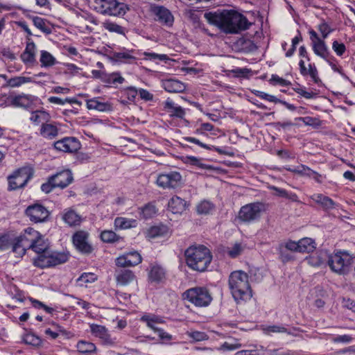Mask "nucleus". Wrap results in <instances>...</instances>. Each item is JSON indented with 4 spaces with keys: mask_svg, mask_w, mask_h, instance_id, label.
<instances>
[{
    "mask_svg": "<svg viewBox=\"0 0 355 355\" xmlns=\"http://www.w3.org/2000/svg\"><path fill=\"white\" fill-rule=\"evenodd\" d=\"M205 18L209 24L218 27L225 34H236L252 25L246 17L234 10H223L206 12Z\"/></svg>",
    "mask_w": 355,
    "mask_h": 355,
    "instance_id": "f257e3e1",
    "label": "nucleus"
},
{
    "mask_svg": "<svg viewBox=\"0 0 355 355\" xmlns=\"http://www.w3.org/2000/svg\"><path fill=\"white\" fill-rule=\"evenodd\" d=\"M228 286L235 301H247L252 297L248 275L243 270H235L230 273Z\"/></svg>",
    "mask_w": 355,
    "mask_h": 355,
    "instance_id": "f03ea898",
    "label": "nucleus"
},
{
    "mask_svg": "<svg viewBox=\"0 0 355 355\" xmlns=\"http://www.w3.org/2000/svg\"><path fill=\"white\" fill-rule=\"evenodd\" d=\"M186 263L193 270L204 272L210 264L212 256L209 250L203 245H191L184 252Z\"/></svg>",
    "mask_w": 355,
    "mask_h": 355,
    "instance_id": "7ed1b4c3",
    "label": "nucleus"
},
{
    "mask_svg": "<svg viewBox=\"0 0 355 355\" xmlns=\"http://www.w3.org/2000/svg\"><path fill=\"white\" fill-rule=\"evenodd\" d=\"M354 259V257L345 251L329 253L328 266L333 272L343 275L349 272Z\"/></svg>",
    "mask_w": 355,
    "mask_h": 355,
    "instance_id": "20e7f679",
    "label": "nucleus"
},
{
    "mask_svg": "<svg viewBox=\"0 0 355 355\" xmlns=\"http://www.w3.org/2000/svg\"><path fill=\"white\" fill-rule=\"evenodd\" d=\"M94 10L102 14L110 16H123L129 10L128 6L117 0H94Z\"/></svg>",
    "mask_w": 355,
    "mask_h": 355,
    "instance_id": "39448f33",
    "label": "nucleus"
},
{
    "mask_svg": "<svg viewBox=\"0 0 355 355\" xmlns=\"http://www.w3.org/2000/svg\"><path fill=\"white\" fill-rule=\"evenodd\" d=\"M69 254L63 252L51 250L44 251L34 259V265L37 267L44 268L54 267L67 262Z\"/></svg>",
    "mask_w": 355,
    "mask_h": 355,
    "instance_id": "423d86ee",
    "label": "nucleus"
},
{
    "mask_svg": "<svg viewBox=\"0 0 355 355\" xmlns=\"http://www.w3.org/2000/svg\"><path fill=\"white\" fill-rule=\"evenodd\" d=\"M182 297L198 307L207 306L212 301L211 293L205 287L191 288L184 292Z\"/></svg>",
    "mask_w": 355,
    "mask_h": 355,
    "instance_id": "0eeeda50",
    "label": "nucleus"
},
{
    "mask_svg": "<svg viewBox=\"0 0 355 355\" xmlns=\"http://www.w3.org/2000/svg\"><path fill=\"white\" fill-rule=\"evenodd\" d=\"M33 175V169L31 166H23L8 176L10 190H16L24 187Z\"/></svg>",
    "mask_w": 355,
    "mask_h": 355,
    "instance_id": "6e6552de",
    "label": "nucleus"
},
{
    "mask_svg": "<svg viewBox=\"0 0 355 355\" xmlns=\"http://www.w3.org/2000/svg\"><path fill=\"white\" fill-rule=\"evenodd\" d=\"M265 211V205L262 202L247 204L240 209L239 218L244 223H252L258 220Z\"/></svg>",
    "mask_w": 355,
    "mask_h": 355,
    "instance_id": "1a4fd4ad",
    "label": "nucleus"
},
{
    "mask_svg": "<svg viewBox=\"0 0 355 355\" xmlns=\"http://www.w3.org/2000/svg\"><path fill=\"white\" fill-rule=\"evenodd\" d=\"M141 321L146 322V325L154 332L157 333L161 340H171L172 336L164 331L162 329L156 327L157 324L164 322L162 318L153 314H146L141 318Z\"/></svg>",
    "mask_w": 355,
    "mask_h": 355,
    "instance_id": "9d476101",
    "label": "nucleus"
},
{
    "mask_svg": "<svg viewBox=\"0 0 355 355\" xmlns=\"http://www.w3.org/2000/svg\"><path fill=\"white\" fill-rule=\"evenodd\" d=\"M182 180V176L177 171L162 173L157 176L156 183L163 189H174L178 187Z\"/></svg>",
    "mask_w": 355,
    "mask_h": 355,
    "instance_id": "9b49d317",
    "label": "nucleus"
},
{
    "mask_svg": "<svg viewBox=\"0 0 355 355\" xmlns=\"http://www.w3.org/2000/svg\"><path fill=\"white\" fill-rule=\"evenodd\" d=\"M25 213L30 220L34 223H43L49 216L48 209L40 204H34L28 206Z\"/></svg>",
    "mask_w": 355,
    "mask_h": 355,
    "instance_id": "f8f14e48",
    "label": "nucleus"
},
{
    "mask_svg": "<svg viewBox=\"0 0 355 355\" xmlns=\"http://www.w3.org/2000/svg\"><path fill=\"white\" fill-rule=\"evenodd\" d=\"M55 149L64 153H76L81 148L80 141L73 137H67L53 144Z\"/></svg>",
    "mask_w": 355,
    "mask_h": 355,
    "instance_id": "ddd939ff",
    "label": "nucleus"
},
{
    "mask_svg": "<svg viewBox=\"0 0 355 355\" xmlns=\"http://www.w3.org/2000/svg\"><path fill=\"white\" fill-rule=\"evenodd\" d=\"M89 233L85 231H78L73 235V243L76 249L84 254H90L93 248L88 242Z\"/></svg>",
    "mask_w": 355,
    "mask_h": 355,
    "instance_id": "4468645a",
    "label": "nucleus"
},
{
    "mask_svg": "<svg viewBox=\"0 0 355 355\" xmlns=\"http://www.w3.org/2000/svg\"><path fill=\"white\" fill-rule=\"evenodd\" d=\"M34 101L35 96L23 93L18 95H10L7 98L8 105L25 109L30 107Z\"/></svg>",
    "mask_w": 355,
    "mask_h": 355,
    "instance_id": "2eb2a0df",
    "label": "nucleus"
},
{
    "mask_svg": "<svg viewBox=\"0 0 355 355\" xmlns=\"http://www.w3.org/2000/svg\"><path fill=\"white\" fill-rule=\"evenodd\" d=\"M142 261L141 254L137 251L127 252L116 259V265L119 267H131L139 264Z\"/></svg>",
    "mask_w": 355,
    "mask_h": 355,
    "instance_id": "dca6fc26",
    "label": "nucleus"
},
{
    "mask_svg": "<svg viewBox=\"0 0 355 355\" xmlns=\"http://www.w3.org/2000/svg\"><path fill=\"white\" fill-rule=\"evenodd\" d=\"M56 187L64 189L70 184L73 178V175L69 170H64L51 176Z\"/></svg>",
    "mask_w": 355,
    "mask_h": 355,
    "instance_id": "f3484780",
    "label": "nucleus"
},
{
    "mask_svg": "<svg viewBox=\"0 0 355 355\" xmlns=\"http://www.w3.org/2000/svg\"><path fill=\"white\" fill-rule=\"evenodd\" d=\"M161 83L162 87L169 93H182L187 87L185 83L175 78L164 79Z\"/></svg>",
    "mask_w": 355,
    "mask_h": 355,
    "instance_id": "a211bd4d",
    "label": "nucleus"
},
{
    "mask_svg": "<svg viewBox=\"0 0 355 355\" xmlns=\"http://www.w3.org/2000/svg\"><path fill=\"white\" fill-rule=\"evenodd\" d=\"M188 206L187 201L178 196H173L168 202V210L175 214H182Z\"/></svg>",
    "mask_w": 355,
    "mask_h": 355,
    "instance_id": "6ab92c4d",
    "label": "nucleus"
},
{
    "mask_svg": "<svg viewBox=\"0 0 355 355\" xmlns=\"http://www.w3.org/2000/svg\"><path fill=\"white\" fill-rule=\"evenodd\" d=\"M311 199L319 205L324 210L329 211L338 207L331 198L322 193H314Z\"/></svg>",
    "mask_w": 355,
    "mask_h": 355,
    "instance_id": "aec40b11",
    "label": "nucleus"
},
{
    "mask_svg": "<svg viewBox=\"0 0 355 355\" xmlns=\"http://www.w3.org/2000/svg\"><path fill=\"white\" fill-rule=\"evenodd\" d=\"M18 237L25 248H27L28 250L32 249L35 239L39 237V232L32 227H28Z\"/></svg>",
    "mask_w": 355,
    "mask_h": 355,
    "instance_id": "412c9836",
    "label": "nucleus"
},
{
    "mask_svg": "<svg viewBox=\"0 0 355 355\" xmlns=\"http://www.w3.org/2000/svg\"><path fill=\"white\" fill-rule=\"evenodd\" d=\"M134 50L123 49L112 53V58L116 61L127 64H132L136 62V57L133 55Z\"/></svg>",
    "mask_w": 355,
    "mask_h": 355,
    "instance_id": "4be33fe9",
    "label": "nucleus"
},
{
    "mask_svg": "<svg viewBox=\"0 0 355 355\" xmlns=\"http://www.w3.org/2000/svg\"><path fill=\"white\" fill-rule=\"evenodd\" d=\"M299 67L300 72L302 76H309L312 80L316 84H318L319 83L321 82L318 76V69L315 64H309V68H306L305 66L304 61L303 60H300L299 62Z\"/></svg>",
    "mask_w": 355,
    "mask_h": 355,
    "instance_id": "5701e85b",
    "label": "nucleus"
},
{
    "mask_svg": "<svg viewBox=\"0 0 355 355\" xmlns=\"http://www.w3.org/2000/svg\"><path fill=\"white\" fill-rule=\"evenodd\" d=\"M307 262L310 266L319 267L327 264L329 261V252L326 250H320L307 258Z\"/></svg>",
    "mask_w": 355,
    "mask_h": 355,
    "instance_id": "b1692460",
    "label": "nucleus"
},
{
    "mask_svg": "<svg viewBox=\"0 0 355 355\" xmlns=\"http://www.w3.org/2000/svg\"><path fill=\"white\" fill-rule=\"evenodd\" d=\"M155 12L157 20L160 23L167 26H171L173 25V16L168 9L162 6H159L155 8Z\"/></svg>",
    "mask_w": 355,
    "mask_h": 355,
    "instance_id": "393cba45",
    "label": "nucleus"
},
{
    "mask_svg": "<svg viewBox=\"0 0 355 355\" xmlns=\"http://www.w3.org/2000/svg\"><path fill=\"white\" fill-rule=\"evenodd\" d=\"M115 278L117 284L120 286H127L133 282L136 277L134 272L130 270H121L116 272Z\"/></svg>",
    "mask_w": 355,
    "mask_h": 355,
    "instance_id": "a878e982",
    "label": "nucleus"
},
{
    "mask_svg": "<svg viewBox=\"0 0 355 355\" xmlns=\"http://www.w3.org/2000/svg\"><path fill=\"white\" fill-rule=\"evenodd\" d=\"M314 53L324 60H328L330 57V51L324 40H320L311 44Z\"/></svg>",
    "mask_w": 355,
    "mask_h": 355,
    "instance_id": "bb28decb",
    "label": "nucleus"
},
{
    "mask_svg": "<svg viewBox=\"0 0 355 355\" xmlns=\"http://www.w3.org/2000/svg\"><path fill=\"white\" fill-rule=\"evenodd\" d=\"M40 133L42 137L47 139H55L59 133V129L55 123H43L41 125Z\"/></svg>",
    "mask_w": 355,
    "mask_h": 355,
    "instance_id": "cd10ccee",
    "label": "nucleus"
},
{
    "mask_svg": "<svg viewBox=\"0 0 355 355\" xmlns=\"http://www.w3.org/2000/svg\"><path fill=\"white\" fill-rule=\"evenodd\" d=\"M90 330L93 335L98 337L105 343L112 344V341L107 329L102 325L92 324L90 325Z\"/></svg>",
    "mask_w": 355,
    "mask_h": 355,
    "instance_id": "c85d7f7f",
    "label": "nucleus"
},
{
    "mask_svg": "<svg viewBox=\"0 0 355 355\" xmlns=\"http://www.w3.org/2000/svg\"><path fill=\"white\" fill-rule=\"evenodd\" d=\"M164 109L166 112H169L171 116H176L178 118L182 119L185 114L184 110L182 107L176 105L170 98L166 99V101L164 102Z\"/></svg>",
    "mask_w": 355,
    "mask_h": 355,
    "instance_id": "c756f323",
    "label": "nucleus"
},
{
    "mask_svg": "<svg viewBox=\"0 0 355 355\" xmlns=\"http://www.w3.org/2000/svg\"><path fill=\"white\" fill-rule=\"evenodd\" d=\"M35 44L33 42H28L21 59L25 64H32L35 61Z\"/></svg>",
    "mask_w": 355,
    "mask_h": 355,
    "instance_id": "7c9ffc66",
    "label": "nucleus"
},
{
    "mask_svg": "<svg viewBox=\"0 0 355 355\" xmlns=\"http://www.w3.org/2000/svg\"><path fill=\"white\" fill-rule=\"evenodd\" d=\"M51 119V116L45 110H40L31 112L30 121L35 125L46 123Z\"/></svg>",
    "mask_w": 355,
    "mask_h": 355,
    "instance_id": "2f4dec72",
    "label": "nucleus"
},
{
    "mask_svg": "<svg viewBox=\"0 0 355 355\" xmlns=\"http://www.w3.org/2000/svg\"><path fill=\"white\" fill-rule=\"evenodd\" d=\"M62 218L69 226L78 225L81 220L80 216L72 209L65 210Z\"/></svg>",
    "mask_w": 355,
    "mask_h": 355,
    "instance_id": "473e14b6",
    "label": "nucleus"
},
{
    "mask_svg": "<svg viewBox=\"0 0 355 355\" xmlns=\"http://www.w3.org/2000/svg\"><path fill=\"white\" fill-rule=\"evenodd\" d=\"M137 225V221L135 219L132 218L117 217L114 220L115 227L120 230H125L132 227H135Z\"/></svg>",
    "mask_w": 355,
    "mask_h": 355,
    "instance_id": "72a5a7b5",
    "label": "nucleus"
},
{
    "mask_svg": "<svg viewBox=\"0 0 355 355\" xmlns=\"http://www.w3.org/2000/svg\"><path fill=\"white\" fill-rule=\"evenodd\" d=\"M28 83H34L36 84L41 83V82L34 80L31 77L25 76H15L14 78H10L7 81L8 85L11 87H19L21 85Z\"/></svg>",
    "mask_w": 355,
    "mask_h": 355,
    "instance_id": "f704fd0d",
    "label": "nucleus"
},
{
    "mask_svg": "<svg viewBox=\"0 0 355 355\" xmlns=\"http://www.w3.org/2000/svg\"><path fill=\"white\" fill-rule=\"evenodd\" d=\"M245 248V245L241 243H235L231 246H227L224 250V252L230 257L234 259L241 254Z\"/></svg>",
    "mask_w": 355,
    "mask_h": 355,
    "instance_id": "c9c22d12",
    "label": "nucleus"
},
{
    "mask_svg": "<svg viewBox=\"0 0 355 355\" xmlns=\"http://www.w3.org/2000/svg\"><path fill=\"white\" fill-rule=\"evenodd\" d=\"M148 277L152 282H159L165 277V272L159 266H152L148 272Z\"/></svg>",
    "mask_w": 355,
    "mask_h": 355,
    "instance_id": "e433bc0d",
    "label": "nucleus"
},
{
    "mask_svg": "<svg viewBox=\"0 0 355 355\" xmlns=\"http://www.w3.org/2000/svg\"><path fill=\"white\" fill-rule=\"evenodd\" d=\"M31 250L35 252L37 255L44 253V251L49 250L48 242L45 241L44 236L40 232L39 237L35 239V242Z\"/></svg>",
    "mask_w": 355,
    "mask_h": 355,
    "instance_id": "4c0bfd02",
    "label": "nucleus"
},
{
    "mask_svg": "<svg viewBox=\"0 0 355 355\" xmlns=\"http://www.w3.org/2000/svg\"><path fill=\"white\" fill-rule=\"evenodd\" d=\"M76 348L79 353L85 355L94 353L96 349V345L94 343L85 340L78 341Z\"/></svg>",
    "mask_w": 355,
    "mask_h": 355,
    "instance_id": "58836bf2",
    "label": "nucleus"
},
{
    "mask_svg": "<svg viewBox=\"0 0 355 355\" xmlns=\"http://www.w3.org/2000/svg\"><path fill=\"white\" fill-rule=\"evenodd\" d=\"M315 249V242L311 238H304L299 241V252L309 253Z\"/></svg>",
    "mask_w": 355,
    "mask_h": 355,
    "instance_id": "ea45409f",
    "label": "nucleus"
},
{
    "mask_svg": "<svg viewBox=\"0 0 355 355\" xmlns=\"http://www.w3.org/2000/svg\"><path fill=\"white\" fill-rule=\"evenodd\" d=\"M40 62L42 67H49L55 64L56 60L49 52L43 50L40 52Z\"/></svg>",
    "mask_w": 355,
    "mask_h": 355,
    "instance_id": "a19ab883",
    "label": "nucleus"
},
{
    "mask_svg": "<svg viewBox=\"0 0 355 355\" xmlns=\"http://www.w3.org/2000/svg\"><path fill=\"white\" fill-rule=\"evenodd\" d=\"M214 205L209 200L201 201L196 207L198 214H209L214 209Z\"/></svg>",
    "mask_w": 355,
    "mask_h": 355,
    "instance_id": "79ce46f5",
    "label": "nucleus"
},
{
    "mask_svg": "<svg viewBox=\"0 0 355 355\" xmlns=\"http://www.w3.org/2000/svg\"><path fill=\"white\" fill-rule=\"evenodd\" d=\"M183 140L184 141H188V142H190V143H193V144H197L198 146L203 148H205L207 150H214L216 152H218L220 154H223V151L218 148V147H216L214 146H208L204 143H202V141H200L199 139L195 138V137H183Z\"/></svg>",
    "mask_w": 355,
    "mask_h": 355,
    "instance_id": "37998d69",
    "label": "nucleus"
},
{
    "mask_svg": "<svg viewBox=\"0 0 355 355\" xmlns=\"http://www.w3.org/2000/svg\"><path fill=\"white\" fill-rule=\"evenodd\" d=\"M12 251L17 254V257H23L26 250H28L27 248H25L23 243L20 241L19 237H16L13 241H12Z\"/></svg>",
    "mask_w": 355,
    "mask_h": 355,
    "instance_id": "c03bdc74",
    "label": "nucleus"
},
{
    "mask_svg": "<svg viewBox=\"0 0 355 355\" xmlns=\"http://www.w3.org/2000/svg\"><path fill=\"white\" fill-rule=\"evenodd\" d=\"M97 279V275L93 272H84L77 279V282L80 286H87V284L93 283Z\"/></svg>",
    "mask_w": 355,
    "mask_h": 355,
    "instance_id": "a18cd8bd",
    "label": "nucleus"
},
{
    "mask_svg": "<svg viewBox=\"0 0 355 355\" xmlns=\"http://www.w3.org/2000/svg\"><path fill=\"white\" fill-rule=\"evenodd\" d=\"M33 22L34 26L42 32L49 34L51 33V28L49 27L46 20L40 17H33Z\"/></svg>",
    "mask_w": 355,
    "mask_h": 355,
    "instance_id": "49530a36",
    "label": "nucleus"
},
{
    "mask_svg": "<svg viewBox=\"0 0 355 355\" xmlns=\"http://www.w3.org/2000/svg\"><path fill=\"white\" fill-rule=\"evenodd\" d=\"M288 171L302 176L309 177L312 169L306 165L300 164L297 166H289L286 168Z\"/></svg>",
    "mask_w": 355,
    "mask_h": 355,
    "instance_id": "de8ad7c7",
    "label": "nucleus"
},
{
    "mask_svg": "<svg viewBox=\"0 0 355 355\" xmlns=\"http://www.w3.org/2000/svg\"><path fill=\"white\" fill-rule=\"evenodd\" d=\"M125 79L120 75L119 73H107L105 72L103 82L107 84H121L124 82Z\"/></svg>",
    "mask_w": 355,
    "mask_h": 355,
    "instance_id": "09e8293b",
    "label": "nucleus"
},
{
    "mask_svg": "<svg viewBox=\"0 0 355 355\" xmlns=\"http://www.w3.org/2000/svg\"><path fill=\"white\" fill-rule=\"evenodd\" d=\"M157 211L156 206L154 203L150 202L141 209V214L145 218H150L153 217Z\"/></svg>",
    "mask_w": 355,
    "mask_h": 355,
    "instance_id": "8fccbe9b",
    "label": "nucleus"
},
{
    "mask_svg": "<svg viewBox=\"0 0 355 355\" xmlns=\"http://www.w3.org/2000/svg\"><path fill=\"white\" fill-rule=\"evenodd\" d=\"M103 26L105 29L110 32L116 33L120 35H125L124 28L116 23L110 21H105L103 24Z\"/></svg>",
    "mask_w": 355,
    "mask_h": 355,
    "instance_id": "3c124183",
    "label": "nucleus"
},
{
    "mask_svg": "<svg viewBox=\"0 0 355 355\" xmlns=\"http://www.w3.org/2000/svg\"><path fill=\"white\" fill-rule=\"evenodd\" d=\"M101 239L105 243H114L119 239V236L112 230H105L101 234Z\"/></svg>",
    "mask_w": 355,
    "mask_h": 355,
    "instance_id": "603ef678",
    "label": "nucleus"
},
{
    "mask_svg": "<svg viewBox=\"0 0 355 355\" xmlns=\"http://www.w3.org/2000/svg\"><path fill=\"white\" fill-rule=\"evenodd\" d=\"M318 30L322 35V40H325L328 37L329 35L334 31V29L324 21L322 20L320 24L318 25Z\"/></svg>",
    "mask_w": 355,
    "mask_h": 355,
    "instance_id": "864d4df0",
    "label": "nucleus"
},
{
    "mask_svg": "<svg viewBox=\"0 0 355 355\" xmlns=\"http://www.w3.org/2000/svg\"><path fill=\"white\" fill-rule=\"evenodd\" d=\"M24 341L26 344L33 346H40L42 343L40 338L31 333L26 334L24 336Z\"/></svg>",
    "mask_w": 355,
    "mask_h": 355,
    "instance_id": "5fc2aeb1",
    "label": "nucleus"
},
{
    "mask_svg": "<svg viewBox=\"0 0 355 355\" xmlns=\"http://www.w3.org/2000/svg\"><path fill=\"white\" fill-rule=\"evenodd\" d=\"M105 104L99 102L96 98H92L87 101V107L89 110H96L98 111H103L105 109Z\"/></svg>",
    "mask_w": 355,
    "mask_h": 355,
    "instance_id": "6e6d98bb",
    "label": "nucleus"
},
{
    "mask_svg": "<svg viewBox=\"0 0 355 355\" xmlns=\"http://www.w3.org/2000/svg\"><path fill=\"white\" fill-rule=\"evenodd\" d=\"M187 335L196 342L207 340L209 337L206 333L198 331H188Z\"/></svg>",
    "mask_w": 355,
    "mask_h": 355,
    "instance_id": "4d7b16f0",
    "label": "nucleus"
},
{
    "mask_svg": "<svg viewBox=\"0 0 355 355\" xmlns=\"http://www.w3.org/2000/svg\"><path fill=\"white\" fill-rule=\"evenodd\" d=\"M252 93L263 99V100H266V101H270V102H272V103H278V102H281V100L278 99L276 96H272V95H270V94H268L267 93H265L263 92H261V91H259V90H253L252 91Z\"/></svg>",
    "mask_w": 355,
    "mask_h": 355,
    "instance_id": "13d9d810",
    "label": "nucleus"
},
{
    "mask_svg": "<svg viewBox=\"0 0 355 355\" xmlns=\"http://www.w3.org/2000/svg\"><path fill=\"white\" fill-rule=\"evenodd\" d=\"M12 241L8 234H0V251H4L9 248Z\"/></svg>",
    "mask_w": 355,
    "mask_h": 355,
    "instance_id": "bf43d9fd",
    "label": "nucleus"
},
{
    "mask_svg": "<svg viewBox=\"0 0 355 355\" xmlns=\"http://www.w3.org/2000/svg\"><path fill=\"white\" fill-rule=\"evenodd\" d=\"M240 347H241V344L239 343H230L225 342L219 347H217L216 349L218 351H233Z\"/></svg>",
    "mask_w": 355,
    "mask_h": 355,
    "instance_id": "052dcab7",
    "label": "nucleus"
},
{
    "mask_svg": "<svg viewBox=\"0 0 355 355\" xmlns=\"http://www.w3.org/2000/svg\"><path fill=\"white\" fill-rule=\"evenodd\" d=\"M48 101L51 103L57 104V105H64L65 103H76L77 101L76 99L66 98L64 99H62L57 96H51L48 98Z\"/></svg>",
    "mask_w": 355,
    "mask_h": 355,
    "instance_id": "680f3d73",
    "label": "nucleus"
},
{
    "mask_svg": "<svg viewBox=\"0 0 355 355\" xmlns=\"http://www.w3.org/2000/svg\"><path fill=\"white\" fill-rule=\"evenodd\" d=\"M163 234L162 228L158 226L150 227L146 233V236L149 239H154Z\"/></svg>",
    "mask_w": 355,
    "mask_h": 355,
    "instance_id": "e2e57ef3",
    "label": "nucleus"
},
{
    "mask_svg": "<svg viewBox=\"0 0 355 355\" xmlns=\"http://www.w3.org/2000/svg\"><path fill=\"white\" fill-rule=\"evenodd\" d=\"M332 49L337 55L342 56L346 51V47L343 43H340L337 40H334L332 43Z\"/></svg>",
    "mask_w": 355,
    "mask_h": 355,
    "instance_id": "0e129e2a",
    "label": "nucleus"
},
{
    "mask_svg": "<svg viewBox=\"0 0 355 355\" xmlns=\"http://www.w3.org/2000/svg\"><path fill=\"white\" fill-rule=\"evenodd\" d=\"M186 162L191 165L196 166L200 168H207V165L201 162V160L194 156H188L186 157Z\"/></svg>",
    "mask_w": 355,
    "mask_h": 355,
    "instance_id": "69168bd1",
    "label": "nucleus"
},
{
    "mask_svg": "<svg viewBox=\"0 0 355 355\" xmlns=\"http://www.w3.org/2000/svg\"><path fill=\"white\" fill-rule=\"evenodd\" d=\"M294 90L297 94H300V96H303L306 99L314 98L317 96L316 93L313 92H307L305 89L300 87L295 88Z\"/></svg>",
    "mask_w": 355,
    "mask_h": 355,
    "instance_id": "338daca9",
    "label": "nucleus"
},
{
    "mask_svg": "<svg viewBox=\"0 0 355 355\" xmlns=\"http://www.w3.org/2000/svg\"><path fill=\"white\" fill-rule=\"evenodd\" d=\"M294 90L297 94H300V96H303L306 99L314 98L317 96L316 93L313 92H307L305 89L300 87L295 88Z\"/></svg>",
    "mask_w": 355,
    "mask_h": 355,
    "instance_id": "774afa93",
    "label": "nucleus"
}]
</instances>
